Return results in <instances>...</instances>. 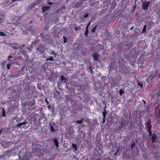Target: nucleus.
<instances>
[{
    "instance_id": "nucleus-38",
    "label": "nucleus",
    "mask_w": 160,
    "mask_h": 160,
    "mask_svg": "<svg viewBox=\"0 0 160 160\" xmlns=\"http://www.w3.org/2000/svg\"><path fill=\"white\" fill-rule=\"evenodd\" d=\"M7 67L8 69H10V64L9 63H8L7 65Z\"/></svg>"
},
{
    "instance_id": "nucleus-10",
    "label": "nucleus",
    "mask_w": 160,
    "mask_h": 160,
    "mask_svg": "<svg viewBox=\"0 0 160 160\" xmlns=\"http://www.w3.org/2000/svg\"><path fill=\"white\" fill-rule=\"evenodd\" d=\"M45 34L43 32L41 33L40 34L41 36L42 37V38L44 39V40L46 39L47 37L48 36V34Z\"/></svg>"
},
{
    "instance_id": "nucleus-39",
    "label": "nucleus",
    "mask_w": 160,
    "mask_h": 160,
    "mask_svg": "<svg viewBox=\"0 0 160 160\" xmlns=\"http://www.w3.org/2000/svg\"><path fill=\"white\" fill-rule=\"evenodd\" d=\"M22 0H12V1H11V2H13L15 1H22Z\"/></svg>"
},
{
    "instance_id": "nucleus-5",
    "label": "nucleus",
    "mask_w": 160,
    "mask_h": 160,
    "mask_svg": "<svg viewBox=\"0 0 160 160\" xmlns=\"http://www.w3.org/2000/svg\"><path fill=\"white\" fill-rule=\"evenodd\" d=\"M151 139L152 143L155 142V141L158 138V136L155 133H153L151 136Z\"/></svg>"
},
{
    "instance_id": "nucleus-9",
    "label": "nucleus",
    "mask_w": 160,
    "mask_h": 160,
    "mask_svg": "<svg viewBox=\"0 0 160 160\" xmlns=\"http://www.w3.org/2000/svg\"><path fill=\"white\" fill-rule=\"evenodd\" d=\"M82 4V0H80L74 6L75 8H77L81 6Z\"/></svg>"
},
{
    "instance_id": "nucleus-40",
    "label": "nucleus",
    "mask_w": 160,
    "mask_h": 160,
    "mask_svg": "<svg viewBox=\"0 0 160 160\" xmlns=\"http://www.w3.org/2000/svg\"><path fill=\"white\" fill-rule=\"evenodd\" d=\"M47 3L49 4V5H52L53 4V3H52V2H47Z\"/></svg>"
},
{
    "instance_id": "nucleus-36",
    "label": "nucleus",
    "mask_w": 160,
    "mask_h": 160,
    "mask_svg": "<svg viewBox=\"0 0 160 160\" xmlns=\"http://www.w3.org/2000/svg\"><path fill=\"white\" fill-rule=\"evenodd\" d=\"M88 70L89 71V70H90V71L91 72V73H92V68L90 66L89 67V68L88 69Z\"/></svg>"
},
{
    "instance_id": "nucleus-8",
    "label": "nucleus",
    "mask_w": 160,
    "mask_h": 160,
    "mask_svg": "<svg viewBox=\"0 0 160 160\" xmlns=\"http://www.w3.org/2000/svg\"><path fill=\"white\" fill-rule=\"evenodd\" d=\"M158 112V117H160V106H158L156 109V110L155 112V113L157 115V113Z\"/></svg>"
},
{
    "instance_id": "nucleus-52",
    "label": "nucleus",
    "mask_w": 160,
    "mask_h": 160,
    "mask_svg": "<svg viewBox=\"0 0 160 160\" xmlns=\"http://www.w3.org/2000/svg\"><path fill=\"white\" fill-rule=\"evenodd\" d=\"M18 22H20V21H19V20H18Z\"/></svg>"
},
{
    "instance_id": "nucleus-46",
    "label": "nucleus",
    "mask_w": 160,
    "mask_h": 160,
    "mask_svg": "<svg viewBox=\"0 0 160 160\" xmlns=\"http://www.w3.org/2000/svg\"><path fill=\"white\" fill-rule=\"evenodd\" d=\"M45 102L47 103L48 102L47 100L46 99L45 100Z\"/></svg>"
},
{
    "instance_id": "nucleus-14",
    "label": "nucleus",
    "mask_w": 160,
    "mask_h": 160,
    "mask_svg": "<svg viewBox=\"0 0 160 160\" xmlns=\"http://www.w3.org/2000/svg\"><path fill=\"white\" fill-rule=\"evenodd\" d=\"M27 122L26 121L22 122V123H19L17 124L16 126L17 127L20 128L22 125H24L26 124Z\"/></svg>"
},
{
    "instance_id": "nucleus-20",
    "label": "nucleus",
    "mask_w": 160,
    "mask_h": 160,
    "mask_svg": "<svg viewBox=\"0 0 160 160\" xmlns=\"http://www.w3.org/2000/svg\"><path fill=\"white\" fill-rule=\"evenodd\" d=\"M124 92V89H121L119 91V94L120 96H122Z\"/></svg>"
},
{
    "instance_id": "nucleus-41",
    "label": "nucleus",
    "mask_w": 160,
    "mask_h": 160,
    "mask_svg": "<svg viewBox=\"0 0 160 160\" xmlns=\"http://www.w3.org/2000/svg\"><path fill=\"white\" fill-rule=\"evenodd\" d=\"M12 48L14 49H18V48L16 46H12Z\"/></svg>"
},
{
    "instance_id": "nucleus-45",
    "label": "nucleus",
    "mask_w": 160,
    "mask_h": 160,
    "mask_svg": "<svg viewBox=\"0 0 160 160\" xmlns=\"http://www.w3.org/2000/svg\"><path fill=\"white\" fill-rule=\"evenodd\" d=\"M133 27H132L131 28H130V30H132L133 29Z\"/></svg>"
},
{
    "instance_id": "nucleus-6",
    "label": "nucleus",
    "mask_w": 160,
    "mask_h": 160,
    "mask_svg": "<svg viewBox=\"0 0 160 160\" xmlns=\"http://www.w3.org/2000/svg\"><path fill=\"white\" fill-rule=\"evenodd\" d=\"M150 2H144L142 5V8L144 9H147L148 8L149 4L150 3Z\"/></svg>"
},
{
    "instance_id": "nucleus-42",
    "label": "nucleus",
    "mask_w": 160,
    "mask_h": 160,
    "mask_svg": "<svg viewBox=\"0 0 160 160\" xmlns=\"http://www.w3.org/2000/svg\"><path fill=\"white\" fill-rule=\"evenodd\" d=\"M105 121V118L103 117V123H104Z\"/></svg>"
},
{
    "instance_id": "nucleus-3",
    "label": "nucleus",
    "mask_w": 160,
    "mask_h": 160,
    "mask_svg": "<svg viewBox=\"0 0 160 160\" xmlns=\"http://www.w3.org/2000/svg\"><path fill=\"white\" fill-rule=\"evenodd\" d=\"M45 48L42 45H40L37 49V50L38 51L40 54H43L45 51Z\"/></svg>"
},
{
    "instance_id": "nucleus-47",
    "label": "nucleus",
    "mask_w": 160,
    "mask_h": 160,
    "mask_svg": "<svg viewBox=\"0 0 160 160\" xmlns=\"http://www.w3.org/2000/svg\"><path fill=\"white\" fill-rule=\"evenodd\" d=\"M144 103H145H145H146V102H145V101H144Z\"/></svg>"
},
{
    "instance_id": "nucleus-34",
    "label": "nucleus",
    "mask_w": 160,
    "mask_h": 160,
    "mask_svg": "<svg viewBox=\"0 0 160 160\" xmlns=\"http://www.w3.org/2000/svg\"><path fill=\"white\" fill-rule=\"evenodd\" d=\"M0 36H5V33L2 32H0Z\"/></svg>"
},
{
    "instance_id": "nucleus-4",
    "label": "nucleus",
    "mask_w": 160,
    "mask_h": 160,
    "mask_svg": "<svg viewBox=\"0 0 160 160\" xmlns=\"http://www.w3.org/2000/svg\"><path fill=\"white\" fill-rule=\"evenodd\" d=\"M146 128L147 129H152V125L150 120H148L145 124Z\"/></svg>"
},
{
    "instance_id": "nucleus-53",
    "label": "nucleus",
    "mask_w": 160,
    "mask_h": 160,
    "mask_svg": "<svg viewBox=\"0 0 160 160\" xmlns=\"http://www.w3.org/2000/svg\"><path fill=\"white\" fill-rule=\"evenodd\" d=\"M106 108V107H105L104 108Z\"/></svg>"
},
{
    "instance_id": "nucleus-48",
    "label": "nucleus",
    "mask_w": 160,
    "mask_h": 160,
    "mask_svg": "<svg viewBox=\"0 0 160 160\" xmlns=\"http://www.w3.org/2000/svg\"><path fill=\"white\" fill-rule=\"evenodd\" d=\"M13 24L14 25V24H13V23H11V25H13Z\"/></svg>"
},
{
    "instance_id": "nucleus-22",
    "label": "nucleus",
    "mask_w": 160,
    "mask_h": 160,
    "mask_svg": "<svg viewBox=\"0 0 160 160\" xmlns=\"http://www.w3.org/2000/svg\"><path fill=\"white\" fill-rule=\"evenodd\" d=\"M46 61H48V60H50V61H53V58L52 56H50L49 58H48L46 59Z\"/></svg>"
},
{
    "instance_id": "nucleus-27",
    "label": "nucleus",
    "mask_w": 160,
    "mask_h": 160,
    "mask_svg": "<svg viewBox=\"0 0 160 160\" xmlns=\"http://www.w3.org/2000/svg\"><path fill=\"white\" fill-rule=\"evenodd\" d=\"M96 26H95L94 27L92 28L91 30V32H94L96 30Z\"/></svg>"
},
{
    "instance_id": "nucleus-51",
    "label": "nucleus",
    "mask_w": 160,
    "mask_h": 160,
    "mask_svg": "<svg viewBox=\"0 0 160 160\" xmlns=\"http://www.w3.org/2000/svg\"><path fill=\"white\" fill-rule=\"evenodd\" d=\"M46 27H47V25H46V26H45V28H46Z\"/></svg>"
},
{
    "instance_id": "nucleus-7",
    "label": "nucleus",
    "mask_w": 160,
    "mask_h": 160,
    "mask_svg": "<svg viewBox=\"0 0 160 160\" xmlns=\"http://www.w3.org/2000/svg\"><path fill=\"white\" fill-rule=\"evenodd\" d=\"M92 57L96 61H98L99 58V55L97 52H93L92 54Z\"/></svg>"
},
{
    "instance_id": "nucleus-23",
    "label": "nucleus",
    "mask_w": 160,
    "mask_h": 160,
    "mask_svg": "<svg viewBox=\"0 0 160 160\" xmlns=\"http://www.w3.org/2000/svg\"><path fill=\"white\" fill-rule=\"evenodd\" d=\"M107 113V111H106L105 110V109H104V111L103 112V115H102L103 117L105 118Z\"/></svg>"
},
{
    "instance_id": "nucleus-2",
    "label": "nucleus",
    "mask_w": 160,
    "mask_h": 160,
    "mask_svg": "<svg viewBox=\"0 0 160 160\" xmlns=\"http://www.w3.org/2000/svg\"><path fill=\"white\" fill-rule=\"evenodd\" d=\"M50 130L51 132H54L55 131H58V127L56 123L54 122H52L50 124Z\"/></svg>"
},
{
    "instance_id": "nucleus-16",
    "label": "nucleus",
    "mask_w": 160,
    "mask_h": 160,
    "mask_svg": "<svg viewBox=\"0 0 160 160\" xmlns=\"http://www.w3.org/2000/svg\"><path fill=\"white\" fill-rule=\"evenodd\" d=\"M88 14L87 13H85L84 14H82L81 16V19L82 20H83L84 19L88 17Z\"/></svg>"
},
{
    "instance_id": "nucleus-12",
    "label": "nucleus",
    "mask_w": 160,
    "mask_h": 160,
    "mask_svg": "<svg viewBox=\"0 0 160 160\" xmlns=\"http://www.w3.org/2000/svg\"><path fill=\"white\" fill-rule=\"evenodd\" d=\"M35 100H33L32 102H29L28 103V105L29 107H32L35 105Z\"/></svg>"
},
{
    "instance_id": "nucleus-31",
    "label": "nucleus",
    "mask_w": 160,
    "mask_h": 160,
    "mask_svg": "<svg viewBox=\"0 0 160 160\" xmlns=\"http://www.w3.org/2000/svg\"><path fill=\"white\" fill-rule=\"evenodd\" d=\"M63 42L64 43H66L67 42V38L65 36H63Z\"/></svg>"
},
{
    "instance_id": "nucleus-24",
    "label": "nucleus",
    "mask_w": 160,
    "mask_h": 160,
    "mask_svg": "<svg viewBox=\"0 0 160 160\" xmlns=\"http://www.w3.org/2000/svg\"><path fill=\"white\" fill-rule=\"evenodd\" d=\"M148 132L149 133V135L150 136L152 135V129H147Z\"/></svg>"
},
{
    "instance_id": "nucleus-13",
    "label": "nucleus",
    "mask_w": 160,
    "mask_h": 160,
    "mask_svg": "<svg viewBox=\"0 0 160 160\" xmlns=\"http://www.w3.org/2000/svg\"><path fill=\"white\" fill-rule=\"evenodd\" d=\"M61 78V82L62 83L66 82L67 81V79L64 78V76L63 75H61L60 76Z\"/></svg>"
},
{
    "instance_id": "nucleus-35",
    "label": "nucleus",
    "mask_w": 160,
    "mask_h": 160,
    "mask_svg": "<svg viewBox=\"0 0 160 160\" xmlns=\"http://www.w3.org/2000/svg\"><path fill=\"white\" fill-rule=\"evenodd\" d=\"M157 95L158 96H160V88H159L157 92Z\"/></svg>"
},
{
    "instance_id": "nucleus-33",
    "label": "nucleus",
    "mask_w": 160,
    "mask_h": 160,
    "mask_svg": "<svg viewBox=\"0 0 160 160\" xmlns=\"http://www.w3.org/2000/svg\"><path fill=\"white\" fill-rule=\"evenodd\" d=\"M12 58V56H10V55H9V56H8V60L9 61V62H11V61H13V60H12L11 61L10 60V58Z\"/></svg>"
},
{
    "instance_id": "nucleus-15",
    "label": "nucleus",
    "mask_w": 160,
    "mask_h": 160,
    "mask_svg": "<svg viewBox=\"0 0 160 160\" xmlns=\"http://www.w3.org/2000/svg\"><path fill=\"white\" fill-rule=\"evenodd\" d=\"M53 141L56 147L58 148L59 147V144L58 140L56 139H54Z\"/></svg>"
},
{
    "instance_id": "nucleus-49",
    "label": "nucleus",
    "mask_w": 160,
    "mask_h": 160,
    "mask_svg": "<svg viewBox=\"0 0 160 160\" xmlns=\"http://www.w3.org/2000/svg\"><path fill=\"white\" fill-rule=\"evenodd\" d=\"M32 22V21H31L30 22H29V23H31Z\"/></svg>"
},
{
    "instance_id": "nucleus-32",
    "label": "nucleus",
    "mask_w": 160,
    "mask_h": 160,
    "mask_svg": "<svg viewBox=\"0 0 160 160\" xmlns=\"http://www.w3.org/2000/svg\"><path fill=\"white\" fill-rule=\"evenodd\" d=\"M135 145L136 144L135 143H133L131 145V149H132L135 146Z\"/></svg>"
},
{
    "instance_id": "nucleus-1",
    "label": "nucleus",
    "mask_w": 160,
    "mask_h": 160,
    "mask_svg": "<svg viewBox=\"0 0 160 160\" xmlns=\"http://www.w3.org/2000/svg\"><path fill=\"white\" fill-rule=\"evenodd\" d=\"M21 30L22 31V33L24 34H27L28 33V31H34L33 26H30L28 24L23 27L21 28Z\"/></svg>"
},
{
    "instance_id": "nucleus-17",
    "label": "nucleus",
    "mask_w": 160,
    "mask_h": 160,
    "mask_svg": "<svg viewBox=\"0 0 160 160\" xmlns=\"http://www.w3.org/2000/svg\"><path fill=\"white\" fill-rule=\"evenodd\" d=\"M49 52L52 55H53L55 57H56L57 55V53H55L54 51L51 50H49Z\"/></svg>"
},
{
    "instance_id": "nucleus-18",
    "label": "nucleus",
    "mask_w": 160,
    "mask_h": 160,
    "mask_svg": "<svg viewBox=\"0 0 160 160\" xmlns=\"http://www.w3.org/2000/svg\"><path fill=\"white\" fill-rule=\"evenodd\" d=\"M84 120V119L83 118L81 119V120H77L76 121V122L78 124H81L82 122Z\"/></svg>"
},
{
    "instance_id": "nucleus-19",
    "label": "nucleus",
    "mask_w": 160,
    "mask_h": 160,
    "mask_svg": "<svg viewBox=\"0 0 160 160\" xmlns=\"http://www.w3.org/2000/svg\"><path fill=\"white\" fill-rule=\"evenodd\" d=\"M147 25H145L143 28V30L142 32V33H146V31Z\"/></svg>"
},
{
    "instance_id": "nucleus-43",
    "label": "nucleus",
    "mask_w": 160,
    "mask_h": 160,
    "mask_svg": "<svg viewBox=\"0 0 160 160\" xmlns=\"http://www.w3.org/2000/svg\"><path fill=\"white\" fill-rule=\"evenodd\" d=\"M3 130L2 129L1 130H0V136L1 135V134L2 133V131Z\"/></svg>"
},
{
    "instance_id": "nucleus-29",
    "label": "nucleus",
    "mask_w": 160,
    "mask_h": 160,
    "mask_svg": "<svg viewBox=\"0 0 160 160\" xmlns=\"http://www.w3.org/2000/svg\"><path fill=\"white\" fill-rule=\"evenodd\" d=\"M119 149H118L113 154V155L115 156H117L118 155V152H119Z\"/></svg>"
},
{
    "instance_id": "nucleus-30",
    "label": "nucleus",
    "mask_w": 160,
    "mask_h": 160,
    "mask_svg": "<svg viewBox=\"0 0 160 160\" xmlns=\"http://www.w3.org/2000/svg\"><path fill=\"white\" fill-rule=\"evenodd\" d=\"M138 86H139L141 87V88L142 87L143 85L142 83L141 82H138Z\"/></svg>"
},
{
    "instance_id": "nucleus-37",
    "label": "nucleus",
    "mask_w": 160,
    "mask_h": 160,
    "mask_svg": "<svg viewBox=\"0 0 160 160\" xmlns=\"http://www.w3.org/2000/svg\"><path fill=\"white\" fill-rule=\"evenodd\" d=\"M91 22H89L88 24L87 25V26L86 27V29H88V27L90 26V24Z\"/></svg>"
},
{
    "instance_id": "nucleus-28",
    "label": "nucleus",
    "mask_w": 160,
    "mask_h": 160,
    "mask_svg": "<svg viewBox=\"0 0 160 160\" xmlns=\"http://www.w3.org/2000/svg\"><path fill=\"white\" fill-rule=\"evenodd\" d=\"M88 30L87 29H86V31H85V32L84 33V35L86 37H87L88 36Z\"/></svg>"
},
{
    "instance_id": "nucleus-44",
    "label": "nucleus",
    "mask_w": 160,
    "mask_h": 160,
    "mask_svg": "<svg viewBox=\"0 0 160 160\" xmlns=\"http://www.w3.org/2000/svg\"><path fill=\"white\" fill-rule=\"evenodd\" d=\"M75 30L76 31H77L78 30V28L76 27H75Z\"/></svg>"
},
{
    "instance_id": "nucleus-26",
    "label": "nucleus",
    "mask_w": 160,
    "mask_h": 160,
    "mask_svg": "<svg viewBox=\"0 0 160 160\" xmlns=\"http://www.w3.org/2000/svg\"><path fill=\"white\" fill-rule=\"evenodd\" d=\"M72 147L74 148V150L76 151L77 150V147L76 145L74 144H72Z\"/></svg>"
},
{
    "instance_id": "nucleus-21",
    "label": "nucleus",
    "mask_w": 160,
    "mask_h": 160,
    "mask_svg": "<svg viewBox=\"0 0 160 160\" xmlns=\"http://www.w3.org/2000/svg\"><path fill=\"white\" fill-rule=\"evenodd\" d=\"M1 112L2 113V116L3 117H5L6 115L5 111L3 108L2 109V110L1 111Z\"/></svg>"
},
{
    "instance_id": "nucleus-50",
    "label": "nucleus",
    "mask_w": 160,
    "mask_h": 160,
    "mask_svg": "<svg viewBox=\"0 0 160 160\" xmlns=\"http://www.w3.org/2000/svg\"><path fill=\"white\" fill-rule=\"evenodd\" d=\"M33 109H34V107H33V108H32V110H33Z\"/></svg>"
},
{
    "instance_id": "nucleus-25",
    "label": "nucleus",
    "mask_w": 160,
    "mask_h": 160,
    "mask_svg": "<svg viewBox=\"0 0 160 160\" xmlns=\"http://www.w3.org/2000/svg\"><path fill=\"white\" fill-rule=\"evenodd\" d=\"M148 23L149 24V25L151 26H153L154 25V22L152 21L151 20Z\"/></svg>"
},
{
    "instance_id": "nucleus-11",
    "label": "nucleus",
    "mask_w": 160,
    "mask_h": 160,
    "mask_svg": "<svg viewBox=\"0 0 160 160\" xmlns=\"http://www.w3.org/2000/svg\"><path fill=\"white\" fill-rule=\"evenodd\" d=\"M51 8V7L50 6H43L42 8V11L43 12H44L48 10H49Z\"/></svg>"
}]
</instances>
